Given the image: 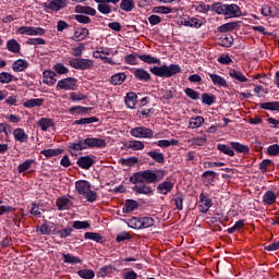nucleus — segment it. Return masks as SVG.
<instances>
[{
  "mask_svg": "<svg viewBox=\"0 0 279 279\" xmlns=\"http://www.w3.org/2000/svg\"><path fill=\"white\" fill-rule=\"evenodd\" d=\"M13 137L15 141H17V143H25V141L29 138V136L27 135V133H25V130L23 129H15L13 131Z\"/></svg>",
  "mask_w": 279,
  "mask_h": 279,
  "instance_id": "obj_29",
  "label": "nucleus"
},
{
  "mask_svg": "<svg viewBox=\"0 0 279 279\" xmlns=\"http://www.w3.org/2000/svg\"><path fill=\"white\" fill-rule=\"evenodd\" d=\"M263 110H272V111H279V102L274 101V102H264L260 106Z\"/></svg>",
  "mask_w": 279,
  "mask_h": 279,
  "instance_id": "obj_56",
  "label": "nucleus"
},
{
  "mask_svg": "<svg viewBox=\"0 0 279 279\" xmlns=\"http://www.w3.org/2000/svg\"><path fill=\"white\" fill-rule=\"evenodd\" d=\"M7 49L11 53H21V44L16 39H9L7 41Z\"/></svg>",
  "mask_w": 279,
  "mask_h": 279,
  "instance_id": "obj_30",
  "label": "nucleus"
},
{
  "mask_svg": "<svg viewBox=\"0 0 279 279\" xmlns=\"http://www.w3.org/2000/svg\"><path fill=\"white\" fill-rule=\"evenodd\" d=\"M36 162V160L34 159H26L24 162L20 163L17 166V171L19 173H25V171H29V168L32 167V165H34Z\"/></svg>",
  "mask_w": 279,
  "mask_h": 279,
  "instance_id": "obj_39",
  "label": "nucleus"
},
{
  "mask_svg": "<svg viewBox=\"0 0 279 279\" xmlns=\"http://www.w3.org/2000/svg\"><path fill=\"white\" fill-rule=\"evenodd\" d=\"M230 145L238 154H250V146L247 145H243L239 142H231Z\"/></svg>",
  "mask_w": 279,
  "mask_h": 279,
  "instance_id": "obj_34",
  "label": "nucleus"
},
{
  "mask_svg": "<svg viewBox=\"0 0 279 279\" xmlns=\"http://www.w3.org/2000/svg\"><path fill=\"white\" fill-rule=\"evenodd\" d=\"M43 7L45 12H60L66 8V0H48Z\"/></svg>",
  "mask_w": 279,
  "mask_h": 279,
  "instance_id": "obj_6",
  "label": "nucleus"
},
{
  "mask_svg": "<svg viewBox=\"0 0 279 279\" xmlns=\"http://www.w3.org/2000/svg\"><path fill=\"white\" fill-rule=\"evenodd\" d=\"M206 120L204 119V117H202V116H196V117H194V118H191L190 120H189V125H187V128L190 129V130H197V128H202V125H204V122H205Z\"/></svg>",
  "mask_w": 279,
  "mask_h": 279,
  "instance_id": "obj_22",
  "label": "nucleus"
},
{
  "mask_svg": "<svg viewBox=\"0 0 279 279\" xmlns=\"http://www.w3.org/2000/svg\"><path fill=\"white\" fill-rule=\"evenodd\" d=\"M134 138H154V130L147 126H135L130 131Z\"/></svg>",
  "mask_w": 279,
  "mask_h": 279,
  "instance_id": "obj_5",
  "label": "nucleus"
},
{
  "mask_svg": "<svg viewBox=\"0 0 279 279\" xmlns=\"http://www.w3.org/2000/svg\"><path fill=\"white\" fill-rule=\"evenodd\" d=\"M159 95L161 101H169V99H173V95H175V88L160 89Z\"/></svg>",
  "mask_w": 279,
  "mask_h": 279,
  "instance_id": "obj_33",
  "label": "nucleus"
},
{
  "mask_svg": "<svg viewBox=\"0 0 279 279\" xmlns=\"http://www.w3.org/2000/svg\"><path fill=\"white\" fill-rule=\"evenodd\" d=\"M125 73H118L111 76V84L113 86H121L125 82Z\"/></svg>",
  "mask_w": 279,
  "mask_h": 279,
  "instance_id": "obj_43",
  "label": "nucleus"
},
{
  "mask_svg": "<svg viewBox=\"0 0 279 279\" xmlns=\"http://www.w3.org/2000/svg\"><path fill=\"white\" fill-rule=\"evenodd\" d=\"M10 82H19V78L8 72L0 73L1 84H10Z\"/></svg>",
  "mask_w": 279,
  "mask_h": 279,
  "instance_id": "obj_38",
  "label": "nucleus"
},
{
  "mask_svg": "<svg viewBox=\"0 0 279 279\" xmlns=\"http://www.w3.org/2000/svg\"><path fill=\"white\" fill-rule=\"evenodd\" d=\"M138 59L146 64H160V59L151 57L150 54H140Z\"/></svg>",
  "mask_w": 279,
  "mask_h": 279,
  "instance_id": "obj_41",
  "label": "nucleus"
},
{
  "mask_svg": "<svg viewBox=\"0 0 279 279\" xmlns=\"http://www.w3.org/2000/svg\"><path fill=\"white\" fill-rule=\"evenodd\" d=\"M180 71L182 70L178 64L150 68V73H153V75H156L157 77H173V75H178Z\"/></svg>",
  "mask_w": 279,
  "mask_h": 279,
  "instance_id": "obj_3",
  "label": "nucleus"
},
{
  "mask_svg": "<svg viewBox=\"0 0 279 279\" xmlns=\"http://www.w3.org/2000/svg\"><path fill=\"white\" fill-rule=\"evenodd\" d=\"M131 184H156V172L154 170H144L135 172L130 177Z\"/></svg>",
  "mask_w": 279,
  "mask_h": 279,
  "instance_id": "obj_2",
  "label": "nucleus"
},
{
  "mask_svg": "<svg viewBox=\"0 0 279 279\" xmlns=\"http://www.w3.org/2000/svg\"><path fill=\"white\" fill-rule=\"evenodd\" d=\"M125 64H130L131 66H136L138 64V54L137 53H131L126 54L124 57Z\"/></svg>",
  "mask_w": 279,
  "mask_h": 279,
  "instance_id": "obj_47",
  "label": "nucleus"
},
{
  "mask_svg": "<svg viewBox=\"0 0 279 279\" xmlns=\"http://www.w3.org/2000/svg\"><path fill=\"white\" fill-rule=\"evenodd\" d=\"M73 233V228L68 226L64 229H61L60 225H57L56 234L60 236V239H66V236H71Z\"/></svg>",
  "mask_w": 279,
  "mask_h": 279,
  "instance_id": "obj_31",
  "label": "nucleus"
},
{
  "mask_svg": "<svg viewBox=\"0 0 279 279\" xmlns=\"http://www.w3.org/2000/svg\"><path fill=\"white\" fill-rule=\"evenodd\" d=\"M40 154H43V156H46V158H53V156H60V154H62V150H60V149H45V150H41Z\"/></svg>",
  "mask_w": 279,
  "mask_h": 279,
  "instance_id": "obj_58",
  "label": "nucleus"
},
{
  "mask_svg": "<svg viewBox=\"0 0 279 279\" xmlns=\"http://www.w3.org/2000/svg\"><path fill=\"white\" fill-rule=\"evenodd\" d=\"M129 149H133V151H141L145 149V144L142 141H132L129 144Z\"/></svg>",
  "mask_w": 279,
  "mask_h": 279,
  "instance_id": "obj_51",
  "label": "nucleus"
},
{
  "mask_svg": "<svg viewBox=\"0 0 279 279\" xmlns=\"http://www.w3.org/2000/svg\"><path fill=\"white\" fill-rule=\"evenodd\" d=\"M225 16H228V19H239L241 16V8L238 4H226Z\"/></svg>",
  "mask_w": 279,
  "mask_h": 279,
  "instance_id": "obj_10",
  "label": "nucleus"
},
{
  "mask_svg": "<svg viewBox=\"0 0 279 279\" xmlns=\"http://www.w3.org/2000/svg\"><path fill=\"white\" fill-rule=\"evenodd\" d=\"M75 13L87 14V16H95V14H97V10H95L93 7L76 5Z\"/></svg>",
  "mask_w": 279,
  "mask_h": 279,
  "instance_id": "obj_25",
  "label": "nucleus"
},
{
  "mask_svg": "<svg viewBox=\"0 0 279 279\" xmlns=\"http://www.w3.org/2000/svg\"><path fill=\"white\" fill-rule=\"evenodd\" d=\"M213 206V199L208 198L204 193L199 195V210L201 213H207Z\"/></svg>",
  "mask_w": 279,
  "mask_h": 279,
  "instance_id": "obj_14",
  "label": "nucleus"
},
{
  "mask_svg": "<svg viewBox=\"0 0 279 279\" xmlns=\"http://www.w3.org/2000/svg\"><path fill=\"white\" fill-rule=\"evenodd\" d=\"M53 71L57 72L58 75H66L69 68L64 66L62 63H57L53 65Z\"/></svg>",
  "mask_w": 279,
  "mask_h": 279,
  "instance_id": "obj_60",
  "label": "nucleus"
},
{
  "mask_svg": "<svg viewBox=\"0 0 279 279\" xmlns=\"http://www.w3.org/2000/svg\"><path fill=\"white\" fill-rule=\"evenodd\" d=\"M147 156H149V158H153V160H155V162H158L159 165H162V162H165V155L162 153L150 150L147 153Z\"/></svg>",
  "mask_w": 279,
  "mask_h": 279,
  "instance_id": "obj_42",
  "label": "nucleus"
},
{
  "mask_svg": "<svg viewBox=\"0 0 279 279\" xmlns=\"http://www.w3.org/2000/svg\"><path fill=\"white\" fill-rule=\"evenodd\" d=\"M141 223H142V230L145 228H151L154 223H156V220L151 217H143L141 218Z\"/></svg>",
  "mask_w": 279,
  "mask_h": 279,
  "instance_id": "obj_59",
  "label": "nucleus"
},
{
  "mask_svg": "<svg viewBox=\"0 0 279 279\" xmlns=\"http://www.w3.org/2000/svg\"><path fill=\"white\" fill-rule=\"evenodd\" d=\"M129 228H133V230H142L141 218L133 217L128 221Z\"/></svg>",
  "mask_w": 279,
  "mask_h": 279,
  "instance_id": "obj_50",
  "label": "nucleus"
},
{
  "mask_svg": "<svg viewBox=\"0 0 279 279\" xmlns=\"http://www.w3.org/2000/svg\"><path fill=\"white\" fill-rule=\"evenodd\" d=\"M189 143L195 145L196 147H203V145H206V143H208V138L206 137V135H203L199 137H193L189 140Z\"/></svg>",
  "mask_w": 279,
  "mask_h": 279,
  "instance_id": "obj_44",
  "label": "nucleus"
},
{
  "mask_svg": "<svg viewBox=\"0 0 279 279\" xmlns=\"http://www.w3.org/2000/svg\"><path fill=\"white\" fill-rule=\"evenodd\" d=\"M268 156H279V145L274 144L267 148Z\"/></svg>",
  "mask_w": 279,
  "mask_h": 279,
  "instance_id": "obj_64",
  "label": "nucleus"
},
{
  "mask_svg": "<svg viewBox=\"0 0 279 279\" xmlns=\"http://www.w3.org/2000/svg\"><path fill=\"white\" fill-rule=\"evenodd\" d=\"M58 225H47L43 223L40 227L37 228V232H40L41 234H47V235H53L56 234Z\"/></svg>",
  "mask_w": 279,
  "mask_h": 279,
  "instance_id": "obj_16",
  "label": "nucleus"
},
{
  "mask_svg": "<svg viewBox=\"0 0 279 279\" xmlns=\"http://www.w3.org/2000/svg\"><path fill=\"white\" fill-rule=\"evenodd\" d=\"M69 148L72 149V151H84V149H86L85 140H81L77 143H71Z\"/></svg>",
  "mask_w": 279,
  "mask_h": 279,
  "instance_id": "obj_45",
  "label": "nucleus"
},
{
  "mask_svg": "<svg viewBox=\"0 0 279 279\" xmlns=\"http://www.w3.org/2000/svg\"><path fill=\"white\" fill-rule=\"evenodd\" d=\"M179 25H184V27H195L199 29L204 25V22L197 17H189V19H181L179 21Z\"/></svg>",
  "mask_w": 279,
  "mask_h": 279,
  "instance_id": "obj_11",
  "label": "nucleus"
},
{
  "mask_svg": "<svg viewBox=\"0 0 279 279\" xmlns=\"http://www.w3.org/2000/svg\"><path fill=\"white\" fill-rule=\"evenodd\" d=\"M120 8L123 12H132L134 10V0H122Z\"/></svg>",
  "mask_w": 279,
  "mask_h": 279,
  "instance_id": "obj_49",
  "label": "nucleus"
},
{
  "mask_svg": "<svg viewBox=\"0 0 279 279\" xmlns=\"http://www.w3.org/2000/svg\"><path fill=\"white\" fill-rule=\"evenodd\" d=\"M202 101L205 106H213L215 104V96L205 93L202 95Z\"/></svg>",
  "mask_w": 279,
  "mask_h": 279,
  "instance_id": "obj_62",
  "label": "nucleus"
},
{
  "mask_svg": "<svg viewBox=\"0 0 279 279\" xmlns=\"http://www.w3.org/2000/svg\"><path fill=\"white\" fill-rule=\"evenodd\" d=\"M45 104V99L43 98H32L26 100L23 106L24 108H40Z\"/></svg>",
  "mask_w": 279,
  "mask_h": 279,
  "instance_id": "obj_32",
  "label": "nucleus"
},
{
  "mask_svg": "<svg viewBox=\"0 0 279 279\" xmlns=\"http://www.w3.org/2000/svg\"><path fill=\"white\" fill-rule=\"evenodd\" d=\"M217 149L218 151H221V154H226V156H234V150H232V148L226 144H218Z\"/></svg>",
  "mask_w": 279,
  "mask_h": 279,
  "instance_id": "obj_52",
  "label": "nucleus"
},
{
  "mask_svg": "<svg viewBox=\"0 0 279 279\" xmlns=\"http://www.w3.org/2000/svg\"><path fill=\"white\" fill-rule=\"evenodd\" d=\"M69 64L72 69H76L78 71H88L93 69V65L95 64V62L90 59L71 58L69 60Z\"/></svg>",
  "mask_w": 279,
  "mask_h": 279,
  "instance_id": "obj_4",
  "label": "nucleus"
},
{
  "mask_svg": "<svg viewBox=\"0 0 279 279\" xmlns=\"http://www.w3.org/2000/svg\"><path fill=\"white\" fill-rule=\"evenodd\" d=\"M99 119L96 117H90V118H82L80 120L74 121V125H89L90 123H97Z\"/></svg>",
  "mask_w": 279,
  "mask_h": 279,
  "instance_id": "obj_46",
  "label": "nucleus"
},
{
  "mask_svg": "<svg viewBox=\"0 0 279 279\" xmlns=\"http://www.w3.org/2000/svg\"><path fill=\"white\" fill-rule=\"evenodd\" d=\"M209 77L214 84V86H219L220 88H228V81L219 74L209 73Z\"/></svg>",
  "mask_w": 279,
  "mask_h": 279,
  "instance_id": "obj_18",
  "label": "nucleus"
},
{
  "mask_svg": "<svg viewBox=\"0 0 279 279\" xmlns=\"http://www.w3.org/2000/svg\"><path fill=\"white\" fill-rule=\"evenodd\" d=\"M134 193H138L140 195H153L154 190H151V186L145 184V183H137L135 186L132 187Z\"/></svg>",
  "mask_w": 279,
  "mask_h": 279,
  "instance_id": "obj_13",
  "label": "nucleus"
},
{
  "mask_svg": "<svg viewBox=\"0 0 279 279\" xmlns=\"http://www.w3.org/2000/svg\"><path fill=\"white\" fill-rule=\"evenodd\" d=\"M88 28H76L74 32V40H77L78 43L86 40V38H88Z\"/></svg>",
  "mask_w": 279,
  "mask_h": 279,
  "instance_id": "obj_35",
  "label": "nucleus"
},
{
  "mask_svg": "<svg viewBox=\"0 0 279 279\" xmlns=\"http://www.w3.org/2000/svg\"><path fill=\"white\" fill-rule=\"evenodd\" d=\"M173 191V182L165 181L157 186V193L160 195H169Z\"/></svg>",
  "mask_w": 279,
  "mask_h": 279,
  "instance_id": "obj_15",
  "label": "nucleus"
},
{
  "mask_svg": "<svg viewBox=\"0 0 279 279\" xmlns=\"http://www.w3.org/2000/svg\"><path fill=\"white\" fill-rule=\"evenodd\" d=\"M124 101L128 108L134 110V108H136V102L138 101V96L136 93L130 92L126 94Z\"/></svg>",
  "mask_w": 279,
  "mask_h": 279,
  "instance_id": "obj_19",
  "label": "nucleus"
},
{
  "mask_svg": "<svg viewBox=\"0 0 279 279\" xmlns=\"http://www.w3.org/2000/svg\"><path fill=\"white\" fill-rule=\"evenodd\" d=\"M71 206H73V204L71 203V199H69L66 196L57 199L58 210H69Z\"/></svg>",
  "mask_w": 279,
  "mask_h": 279,
  "instance_id": "obj_26",
  "label": "nucleus"
},
{
  "mask_svg": "<svg viewBox=\"0 0 279 279\" xmlns=\"http://www.w3.org/2000/svg\"><path fill=\"white\" fill-rule=\"evenodd\" d=\"M17 34L22 36H45V29L43 27L21 26L17 28Z\"/></svg>",
  "mask_w": 279,
  "mask_h": 279,
  "instance_id": "obj_7",
  "label": "nucleus"
},
{
  "mask_svg": "<svg viewBox=\"0 0 279 279\" xmlns=\"http://www.w3.org/2000/svg\"><path fill=\"white\" fill-rule=\"evenodd\" d=\"M138 208V203L134 199H128L122 207V213H134Z\"/></svg>",
  "mask_w": 279,
  "mask_h": 279,
  "instance_id": "obj_28",
  "label": "nucleus"
},
{
  "mask_svg": "<svg viewBox=\"0 0 279 279\" xmlns=\"http://www.w3.org/2000/svg\"><path fill=\"white\" fill-rule=\"evenodd\" d=\"M94 58H96L98 60H102L106 64H111V65L117 64V62H114V60H112V58L106 57L105 54H102L101 50H96L94 52Z\"/></svg>",
  "mask_w": 279,
  "mask_h": 279,
  "instance_id": "obj_40",
  "label": "nucleus"
},
{
  "mask_svg": "<svg viewBox=\"0 0 279 279\" xmlns=\"http://www.w3.org/2000/svg\"><path fill=\"white\" fill-rule=\"evenodd\" d=\"M229 76L234 80V82H239L240 84L247 82V76H244L243 72L234 69L229 70Z\"/></svg>",
  "mask_w": 279,
  "mask_h": 279,
  "instance_id": "obj_20",
  "label": "nucleus"
},
{
  "mask_svg": "<svg viewBox=\"0 0 279 279\" xmlns=\"http://www.w3.org/2000/svg\"><path fill=\"white\" fill-rule=\"evenodd\" d=\"M98 12H100V14H111L112 12L117 11V8L112 9V5H110L108 2H102L100 4H98Z\"/></svg>",
  "mask_w": 279,
  "mask_h": 279,
  "instance_id": "obj_36",
  "label": "nucleus"
},
{
  "mask_svg": "<svg viewBox=\"0 0 279 279\" xmlns=\"http://www.w3.org/2000/svg\"><path fill=\"white\" fill-rule=\"evenodd\" d=\"M38 128H40L43 130V132H47V130H49V128H53V125H56V121L51 118H41L38 122H37Z\"/></svg>",
  "mask_w": 279,
  "mask_h": 279,
  "instance_id": "obj_23",
  "label": "nucleus"
},
{
  "mask_svg": "<svg viewBox=\"0 0 279 279\" xmlns=\"http://www.w3.org/2000/svg\"><path fill=\"white\" fill-rule=\"evenodd\" d=\"M276 199H278V195H276L274 193V191H267L264 195H263V204L265 206H274V203L276 202Z\"/></svg>",
  "mask_w": 279,
  "mask_h": 279,
  "instance_id": "obj_24",
  "label": "nucleus"
},
{
  "mask_svg": "<svg viewBox=\"0 0 279 279\" xmlns=\"http://www.w3.org/2000/svg\"><path fill=\"white\" fill-rule=\"evenodd\" d=\"M133 75L140 82H149L151 80V75L143 68H137L133 70Z\"/></svg>",
  "mask_w": 279,
  "mask_h": 279,
  "instance_id": "obj_12",
  "label": "nucleus"
},
{
  "mask_svg": "<svg viewBox=\"0 0 279 279\" xmlns=\"http://www.w3.org/2000/svg\"><path fill=\"white\" fill-rule=\"evenodd\" d=\"M75 191L78 195H83L86 202L93 204V202H97V192L90 190V182L86 180H78L75 182Z\"/></svg>",
  "mask_w": 279,
  "mask_h": 279,
  "instance_id": "obj_1",
  "label": "nucleus"
},
{
  "mask_svg": "<svg viewBox=\"0 0 279 279\" xmlns=\"http://www.w3.org/2000/svg\"><path fill=\"white\" fill-rule=\"evenodd\" d=\"M211 10L216 12V14H226V4L221 2L214 3Z\"/></svg>",
  "mask_w": 279,
  "mask_h": 279,
  "instance_id": "obj_57",
  "label": "nucleus"
},
{
  "mask_svg": "<svg viewBox=\"0 0 279 279\" xmlns=\"http://www.w3.org/2000/svg\"><path fill=\"white\" fill-rule=\"evenodd\" d=\"M77 276H80V278H84V279H93V278H95V271H93L90 269H81L77 271Z\"/></svg>",
  "mask_w": 279,
  "mask_h": 279,
  "instance_id": "obj_53",
  "label": "nucleus"
},
{
  "mask_svg": "<svg viewBox=\"0 0 279 279\" xmlns=\"http://www.w3.org/2000/svg\"><path fill=\"white\" fill-rule=\"evenodd\" d=\"M178 140H160L156 143V145L162 149H167V147H171V145H178Z\"/></svg>",
  "mask_w": 279,
  "mask_h": 279,
  "instance_id": "obj_48",
  "label": "nucleus"
},
{
  "mask_svg": "<svg viewBox=\"0 0 279 279\" xmlns=\"http://www.w3.org/2000/svg\"><path fill=\"white\" fill-rule=\"evenodd\" d=\"M184 93L186 97H189L190 99H193L194 101H197V99H199V93H197L193 88H185Z\"/></svg>",
  "mask_w": 279,
  "mask_h": 279,
  "instance_id": "obj_63",
  "label": "nucleus"
},
{
  "mask_svg": "<svg viewBox=\"0 0 279 279\" xmlns=\"http://www.w3.org/2000/svg\"><path fill=\"white\" fill-rule=\"evenodd\" d=\"M194 10L196 12H199V14H206V12H210V4H206L204 2H201L198 5H193Z\"/></svg>",
  "mask_w": 279,
  "mask_h": 279,
  "instance_id": "obj_55",
  "label": "nucleus"
},
{
  "mask_svg": "<svg viewBox=\"0 0 279 279\" xmlns=\"http://www.w3.org/2000/svg\"><path fill=\"white\" fill-rule=\"evenodd\" d=\"M63 256V263H66L68 265H80V263H82V259H80V257L77 256H73L71 254H62Z\"/></svg>",
  "mask_w": 279,
  "mask_h": 279,
  "instance_id": "obj_37",
  "label": "nucleus"
},
{
  "mask_svg": "<svg viewBox=\"0 0 279 279\" xmlns=\"http://www.w3.org/2000/svg\"><path fill=\"white\" fill-rule=\"evenodd\" d=\"M44 84H47V86H54L56 82V72L51 70H47L44 72V78H43Z\"/></svg>",
  "mask_w": 279,
  "mask_h": 279,
  "instance_id": "obj_21",
  "label": "nucleus"
},
{
  "mask_svg": "<svg viewBox=\"0 0 279 279\" xmlns=\"http://www.w3.org/2000/svg\"><path fill=\"white\" fill-rule=\"evenodd\" d=\"M76 163L81 169H89L95 165V159L90 156H83L77 159Z\"/></svg>",
  "mask_w": 279,
  "mask_h": 279,
  "instance_id": "obj_17",
  "label": "nucleus"
},
{
  "mask_svg": "<svg viewBox=\"0 0 279 279\" xmlns=\"http://www.w3.org/2000/svg\"><path fill=\"white\" fill-rule=\"evenodd\" d=\"M29 66V63L25 59H19L12 64V69L15 73H21Z\"/></svg>",
  "mask_w": 279,
  "mask_h": 279,
  "instance_id": "obj_27",
  "label": "nucleus"
},
{
  "mask_svg": "<svg viewBox=\"0 0 279 279\" xmlns=\"http://www.w3.org/2000/svg\"><path fill=\"white\" fill-rule=\"evenodd\" d=\"M84 236L85 239H89L90 241H96V243H101L104 241V236L95 232H86Z\"/></svg>",
  "mask_w": 279,
  "mask_h": 279,
  "instance_id": "obj_54",
  "label": "nucleus"
},
{
  "mask_svg": "<svg viewBox=\"0 0 279 279\" xmlns=\"http://www.w3.org/2000/svg\"><path fill=\"white\" fill-rule=\"evenodd\" d=\"M85 141V147L88 148H97V149H104L106 147V140L99 138V137H87Z\"/></svg>",
  "mask_w": 279,
  "mask_h": 279,
  "instance_id": "obj_9",
  "label": "nucleus"
},
{
  "mask_svg": "<svg viewBox=\"0 0 279 279\" xmlns=\"http://www.w3.org/2000/svg\"><path fill=\"white\" fill-rule=\"evenodd\" d=\"M84 49H86L84 44H78L77 47L72 48V56H74V58H82V53H84Z\"/></svg>",
  "mask_w": 279,
  "mask_h": 279,
  "instance_id": "obj_61",
  "label": "nucleus"
},
{
  "mask_svg": "<svg viewBox=\"0 0 279 279\" xmlns=\"http://www.w3.org/2000/svg\"><path fill=\"white\" fill-rule=\"evenodd\" d=\"M57 88L60 90H77V80L74 77H66L57 83Z\"/></svg>",
  "mask_w": 279,
  "mask_h": 279,
  "instance_id": "obj_8",
  "label": "nucleus"
}]
</instances>
